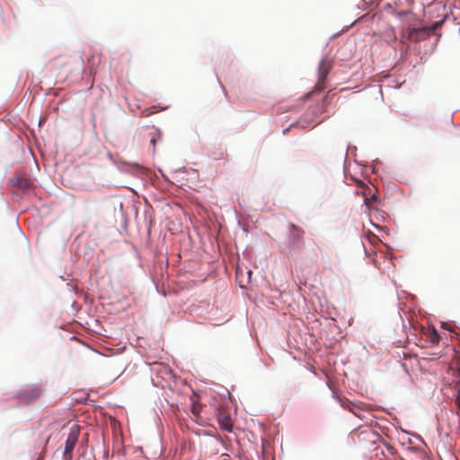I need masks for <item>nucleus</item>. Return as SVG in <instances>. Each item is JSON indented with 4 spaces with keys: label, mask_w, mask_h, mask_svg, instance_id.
I'll list each match as a JSON object with an SVG mask.
<instances>
[{
    "label": "nucleus",
    "mask_w": 460,
    "mask_h": 460,
    "mask_svg": "<svg viewBox=\"0 0 460 460\" xmlns=\"http://www.w3.org/2000/svg\"><path fill=\"white\" fill-rule=\"evenodd\" d=\"M430 30L427 27H409L402 31V39L411 42H418L429 37Z\"/></svg>",
    "instance_id": "1"
},
{
    "label": "nucleus",
    "mask_w": 460,
    "mask_h": 460,
    "mask_svg": "<svg viewBox=\"0 0 460 460\" xmlns=\"http://www.w3.org/2000/svg\"><path fill=\"white\" fill-rule=\"evenodd\" d=\"M79 436V428L77 425H74L70 429L68 437H66L65 448L63 452V457L65 460H72V452L77 443Z\"/></svg>",
    "instance_id": "2"
},
{
    "label": "nucleus",
    "mask_w": 460,
    "mask_h": 460,
    "mask_svg": "<svg viewBox=\"0 0 460 460\" xmlns=\"http://www.w3.org/2000/svg\"><path fill=\"white\" fill-rule=\"evenodd\" d=\"M332 66L328 59H323L318 66V81L314 88V93H318L325 89L326 79L331 71Z\"/></svg>",
    "instance_id": "3"
},
{
    "label": "nucleus",
    "mask_w": 460,
    "mask_h": 460,
    "mask_svg": "<svg viewBox=\"0 0 460 460\" xmlns=\"http://www.w3.org/2000/svg\"><path fill=\"white\" fill-rule=\"evenodd\" d=\"M304 235V230L291 223L288 225V243L291 249H296Z\"/></svg>",
    "instance_id": "4"
},
{
    "label": "nucleus",
    "mask_w": 460,
    "mask_h": 460,
    "mask_svg": "<svg viewBox=\"0 0 460 460\" xmlns=\"http://www.w3.org/2000/svg\"><path fill=\"white\" fill-rule=\"evenodd\" d=\"M217 420L222 429L226 432L233 431V419H231L229 412L225 408L218 409Z\"/></svg>",
    "instance_id": "5"
},
{
    "label": "nucleus",
    "mask_w": 460,
    "mask_h": 460,
    "mask_svg": "<svg viewBox=\"0 0 460 460\" xmlns=\"http://www.w3.org/2000/svg\"><path fill=\"white\" fill-rule=\"evenodd\" d=\"M42 390L38 385H28L20 393V396L27 402H31L40 396Z\"/></svg>",
    "instance_id": "6"
},
{
    "label": "nucleus",
    "mask_w": 460,
    "mask_h": 460,
    "mask_svg": "<svg viewBox=\"0 0 460 460\" xmlns=\"http://www.w3.org/2000/svg\"><path fill=\"white\" fill-rule=\"evenodd\" d=\"M201 406L194 403L191 408V413L193 415V420L199 425L204 426L206 425V420H203L199 413H200Z\"/></svg>",
    "instance_id": "7"
},
{
    "label": "nucleus",
    "mask_w": 460,
    "mask_h": 460,
    "mask_svg": "<svg viewBox=\"0 0 460 460\" xmlns=\"http://www.w3.org/2000/svg\"><path fill=\"white\" fill-rule=\"evenodd\" d=\"M364 204L370 209L372 202L376 200V192L372 193L371 189L368 187L367 190L363 191Z\"/></svg>",
    "instance_id": "8"
},
{
    "label": "nucleus",
    "mask_w": 460,
    "mask_h": 460,
    "mask_svg": "<svg viewBox=\"0 0 460 460\" xmlns=\"http://www.w3.org/2000/svg\"><path fill=\"white\" fill-rule=\"evenodd\" d=\"M88 62L90 64V73L95 74L97 66L101 63V56L93 55L89 58Z\"/></svg>",
    "instance_id": "9"
},
{
    "label": "nucleus",
    "mask_w": 460,
    "mask_h": 460,
    "mask_svg": "<svg viewBox=\"0 0 460 460\" xmlns=\"http://www.w3.org/2000/svg\"><path fill=\"white\" fill-rule=\"evenodd\" d=\"M455 403H456L458 407L457 414L460 415V390H458L457 396L455 398Z\"/></svg>",
    "instance_id": "10"
},
{
    "label": "nucleus",
    "mask_w": 460,
    "mask_h": 460,
    "mask_svg": "<svg viewBox=\"0 0 460 460\" xmlns=\"http://www.w3.org/2000/svg\"><path fill=\"white\" fill-rule=\"evenodd\" d=\"M155 141H156V140H155V137H152V138L150 139V143H151V145L153 146V151H155Z\"/></svg>",
    "instance_id": "11"
},
{
    "label": "nucleus",
    "mask_w": 460,
    "mask_h": 460,
    "mask_svg": "<svg viewBox=\"0 0 460 460\" xmlns=\"http://www.w3.org/2000/svg\"><path fill=\"white\" fill-rule=\"evenodd\" d=\"M458 374H459V381L456 383V385L460 386V367L458 368Z\"/></svg>",
    "instance_id": "12"
},
{
    "label": "nucleus",
    "mask_w": 460,
    "mask_h": 460,
    "mask_svg": "<svg viewBox=\"0 0 460 460\" xmlns=\"http://www.w3.org/2000/svg\"><path fill=\"white\" fill-rule=\"evenodd\" d=\"M396 40V37L393 34L392 41L394 42Z\"/></svg>",
    "instance_id": "13"
},
{
    "label": "nucleus",
    "mask_w": 460,
    "mask_h": 460,
    "mask_svg": "<svg viewBox=\"0 0 460 460\" xmlns=\"http://www.w3.org/2000/svg\"><path fill=\"white\" fill-rule=\"evenodd\" d=\"M438 24H436V26H434L432 30H434L435 28H437V27H438Z\"/></svg>",
    "instance_id": "14"
}]
</instances>
